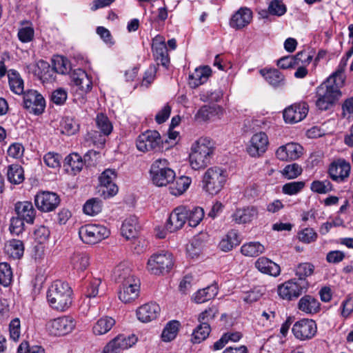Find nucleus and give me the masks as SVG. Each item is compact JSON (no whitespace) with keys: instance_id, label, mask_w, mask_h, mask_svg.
I'll return each instance as SVG.
<instances>
[{"instance_id":"nucleus-56","label":"nucleus","mask_w":353,"mask_h":353,"mask_svg":"<svg viewBox=\"0 0 353 353\" xmlns=\"http://www.w3.org/2000/svg\"><path fill=\"white\" fill-rule=\"evenodd\" d=\"M52 67L57 73L66 74L70 70V65L68 59L63 57H57L52 60Z\"/></svg>"},{"instance_id":"nucleus-55","label":"nucleus","mask_w":353,"mask_h":353,"mask_svg":"<svg viewBox=\"0 0 353 353\" xmlns=\"http://www.w3.org/2000/svg\"><path fill=\"white\" fill-rule=\"evenodd\" d=\"M12 279V272L9 264L7 263H0V284L7 287Z\"/></svg>"},{"instance_id":"nucleus-9","label":"nucleus","mask_w":353,"mask_h":353,"mask_svg":"<svg viewBox=\"0 0 353 353\" xmlns=\"http://www.w3.org/2000/svg\"><path fill=\"white\" fill-rule=\"evenodd\" d=\"M110 234V232L106 227L99 224L85 225L79 230L80 239L87 244L97 243L108 238Z\"/></svg>"},{"instance_id":"nucleus-41","label":"nucleus","mask_w":353,"mask_h":353,"mask_svg":"<svg viewBox=\"0 0 353 353\" xmlns=\"http://www.w3.org/2000/svg\"><path fill=\"white\" fill-rule=\"evenodd\" d=\"M72 268L77 271H84L90 264V258L85 252H74L70 258Z\"/></svg>"},{"instance_id":"nucleus-23","label":"nucleus","mask_w":353,"mask_h":353,"mask_svg":"<svg viewBox=\"0 0 353 353\" xmlns=\"http://www.w3.org/2000/svg\"><path fill=\"white\" fill-rule=\"evenodd\" d=\"M259 214L258 209L255 206H248L238 208L231 215L232 221L236 224H247L256 219Z\"/></svg>"},{"instance_id":"nucleus-15","label":"nucleus","mask_w":353,"mask_h":353,"mask_svg":"<svg viewBox=\"0 0 353 353\" xmlns=\"http://www.w3.org/2000/svg\"><path fill=\"white\" fill-rule=\"evenodd\" d=\"M152 50L154 59L157 65H161L167 69L170 64V57L165 38L163 36L158 34L153 38Z\"/></svg>"},{"instance_id":"nucleus-4","label":"nucleus","mask_w":353,"mask_h":353,"mask_svg":"<svg viewBox=\"0 0 353 353\" xmlns=\"http://www.w3.org/2000/svg\"><path fill=\"white\" fill-rule=\"evenodd\" d=\"M214 143L208 137H200L191 146L189 155L190 166L195 170L204 169L210 163Z\"/></svg>"},{"instance_id":"nucleus-12","label":"nucleus","mask_w":353,"mask_h":353,"mask_svg":"<svg viewBox=\"0 0 353 353\" xmlns=\"http://www.w3.org/2000/svg\"><path fill=\"white\" fill-rule=\"evenodd\" d=\"M116 177V171L112 169L105 170L99 177V192L105 199L113 196L118 192V187L114 183Z\"/></svg>"},{"instance_id":"nucleus-16","label":"nucleus","mask_w":353,"mask_h":353,"mask_svg":"<svg viewBox=\"0 0 353 353\" xmlns=\"http://www.w3.org/2000/svg\"><path fill=\"white\" fill-rule=\"evenodd\" d=\"M188 207L180 205L171 212L165 224V229L170 232H174L183 228L187 221Z\"/></svg>"},{"instance_id":"nucleus-33","label":"nucleus","mask_w":353,"mask_h":353,"mask_svg":"<svg viewBox=\"0 0 353 353\" xmlns=\"http://www.w3.org/2000/svg\"><path fill=\"white\" fill-rule=\"evenodd\" d=\"M139 229L137 217L136 216H130L123 221L121 232V234L126 239H130L137 235Z\"/></svg>"},{"instance_id":"nucleus-20","label":"nucleus","mask_w":353,"mask_h":353,"mask_svg":"<svg viewBox=\"0 0 353 353\" xmlns=\"http://www.w3.org/2000/svg\"><path fill=\"white\" fill-rule=\"evenodd\" d=\"M350 169L351 166L349 162L339 159L330 164L328 173L333 181L342 182L349 176Z\"/></svg>"},{"instance_id":"nucleus-64","label":"nucleus","mask_w":353,"mask_h":353,"mask_svg":"<svg viewBox=\"0 0 353 353\" xmlns=\"http://www.w3.org/2000/svg\"><path fill=\"white\" fill-rule=\"evenodd\" d=\"M343 118L349 119L353 117V97L346 99L341 105Z\"/></svg>"},{"instance_id":"nucleus-57","label":"nucleus","mask_w":353,"mask_h":353,"mask_svg":"<svg viewBox=\"0 0 353 353\" xmlns=\"http://www.w3.org/2000/svg\"><path fill=\"white\" fill-rule=\"evenodd\" d=\"M305 187L303 181H292L284 184L282 187V192L285 194L294 195L300 192Z\"/></svg>"},{"instance_id":"nucleus-34","label":"nucleus","mask_w":353,"mask_h":353,"mask_svg":"<svg viewBox=\"0 0 353 353\" xmlns=\"http://www.w3.org/2000/svg\"><path fill=\"white\" fill-rule=\"evenodd\" d=\"M115 323L113 318L108 316H103L94 324L92 332L96 336L105 334L112 328Z\"/></svg>"},{"instance_id":"nucleus-32","label":"nucleus","mask_w":353,"mask_h":353,"mask_svg":"<svg viewBox=\"0 0 353 353\" xmlns=\"http://www.w3.org/2000/svg\"><path fill=\"white\" fill-rule=\"evenodd\" d=\"M260 73L273 88L283 87L285 83L284 75L277 69L261 70Z\"/></svg>"},{"instance_id":"nucleus-36","label":"nucleus","mask_w":353,"mask_h":353,"mask_svg":"<svg viewBox=\"0 0 353 353\" xmlns=\"http://www.w3.org/2000/svg\"><path fill=\"white\" fill-rule=\"evenodd\" d=\"M218 293V288L215 285L199 290L194 295V301L196 303H203L215 297Z\"/></svg>"},{"instance_id":"nucleus-49","label":"nucleus","mask_w":353,"mask_h":353,"mask_svg":"<svg viewBox=\"0 0 353 353\" xmlns=\"http://www.w3.org/2000/svg\"><path fill=\"white\" fill-rule=\"evenodd\" d=\"M223 93L221 89L203 90L199 94L200 100L203 102H217L223 97Z\"/></svg>"},{"instance_id":"nucleus-19","label":"nucleus","mask_w":353,"mask_h":353,"mask_svg":"<svg viewBox=\"0 0 353 353\" xmlns=\"http://www.w3.org/2000/svg\"><path fill=\"white\" fill-rule=\"evenodd\" d=\"M308 105L305 102L295 103L283 111V119L287 123H296L302 121L307 114Z\"/></svg>"},{"instance_id":"nucleus-54","label":"nucleus","mask_w":353,"mask_h":353,"mask_svg":"<svg viewBox=\"0 0 353 353\" xmlns=\"http://www.w3.org/2000/svg\"><path fill=\"white\" fill-rule=\"evenodd\" d=\"M302 168L298 163H294L287 165L281 171L282 176L287 179H293L302 173Z\"/></svg>"},{"instance_id":"nucleus-11","label":"nucleus","mask_w":353,"mask_h":353,"mask_svg":"<svg viewBox=\"0 0 353 353\" xmlns=\"http://www.w3.org/2000/svg\"><path fill=\"white\" fill-rule=\"evenodd\" d=\"M23 108L35 115L41 114L45 110L46 101L35 90H28L23 93Z\"/></svg>"},{"instance_id":"nucleus-40","label":"nucleus","mask_w":353,"mask_h":353,"mask_svg":"<svg viewBox=\"0 0 353 353\" xmlns=\"http://www.w3.org/2000/svg\"><path fill=\"white\" fill-rule=\"evenodd\" d=\"M6 253L14 259H20L24 252V245L21 240L12 239L6 245Z\"/></svg>"},{"instance_id":"nucleus-3","label":"nucleus","mask_w":353,"mask_h":353,"mask_svg":"<svg viewBox=\"0 0 353 353\" xmlns=\"http://www.w3.org/2000/svg\"><path fill=\"white\" fill-rule=\"evenodd\" d=\"M72 288L67 282L55 281L47 291V301L53 310L64 312L72 304Z\"/></svg>"},{"instance_id":"nucleus-10","label":"nucleus","mask_w":353,"mask_h":353,"mask_svg":"<svg viewBox=\"0 0 353 353\" xmlns=\"http://www.w3.org/2000/svg\"><path fill=\"white\" fill-rule=\"evenodd\" d=\"M162 145L163 140L157 130H146L140 134L136 139L137 149L144 153L159 150Z\"/></svg>"},{"instance_id":"nucleus-1","label":"nucleus","mask_w":353,"mask_h":353,"mask_svg":"<svg viewBox=\"0 0 353 353\" xmlns=\"http://www.w3.org/2000/svg\"><path fill=\"white\" fill-rule=\"evenodd\" d=\"M343 85L341 79L336 81L332 77H328L318 86L315 102L317 109L321 111L332 110L342 95L340 89Z\"/></svg>"},{"instance_id":"nucleus-35","label":"nucleus","mask_w":353,"mask_h":353,"mask_svg":"<svg viewBox=\"0 0 353 353\" xmlns=\"http://www.w3.org/2000/svg\"><path fill=\"white\" fill-rule=\"evenodd\" d=\"M63 165L68 172L70 170L74 174H76L83 168V162L79 154L72 153L65 158Z\"/></svg>"},{"instance_id":"nucleus-24","label":"nucleus","mask_w":353,"mask_h":353,"mask_svg":"<svg viewBox=\"0 0 353 353\" xmlns=\"http://www.w3.org/2000/svg\"><path fill=\"white\" fill-rule=\"evenodd\" d=\"M161 308L156 303L150 302L140 306L137 310V319L143 323L155 320L160 314Z\"/></svg>"},{"instance_id":"nucleus-7","label":"nucleus","mask_w":353,"mask_h":353,"mask_svg":"<svg viewBox=\"0 0 353 353\" xmlns=\"http://www.w3.org/2000/svg\"><path fill=\"white\" fill-rule=\"evenodd\" d=\"M174 265L172 254L161 251L150 256L147 262V270L154 275H163L169 272Z\"/></svg>"},{"instance_id":"nucleus-43","label":"nucleus","mask_w":353,"mask_h":353,"mask_svg":"<svg viewBox=\"0 0 353 353\" xmlns=\"http://www.w3.org/2000/svg\"><path fill=\"white\" fill-rule=\"evenodd\" d=\"M8 81L10 90L17 94H23V81L14 70H8Z\"/></svg>"},{"instance_id":"nucleus-8","label":"nucleus","mask_w":353,"mask_h":353,"mask_svg":"<svg viewBox=\"0 0 353 353\" xmlns=\"http://www.w3.org/2000/svg\"><path fill=\"white\" fill-rule=\"evenodd\" d=\"M308 281L300 279H292L279 285L277 292L280 298L288 301L297 299L301 295L306 293L310 288Z\"/></svg>"},{"instance_id":"nucleus-25","label":"nucleus","mask_w":353,"mask_h":353,"mask_svg":"<svg viewBox=\"0 0 353 353\" xmlns=\"http://www.w3.org/2000/svg\"><path fill=\"white\" fill-rule=\"evenodd\" d=\"M14 210L17 216L25 220L27 223H34L37 212L32 202L18 201L14 205Z\"/></svg>"},{"instance_id":"nucleus-58","label":"nucleus","mask_w":353,"mask_h":353,"mask_svg":"<svg viewBox=\"0 0 353 353\" xmlns=\"http://www.w3.org/2000/svg\"><path fill=\"white\" fill-rule=\"evenodd\" d=\"M25 220L19 217H12L10 219L9 230L12 235L19 236L22 234L25 230L24 225Z\"/></svg>"},{"instance_id":"nucleus-63","label":"nucleus","mask_w":353,"mask_h":353,"mask_svg":"<svg viewBox=\"0 0 353 353\" xmlns=\"http://www.w3.org/2000/svg\"><path fill=\"white\" fill-rule=\"evenodd\" d=\"M157 71V66L155 65H150L144 73L141 85L148 87L154 80Z\"/></svg>"},{"instance_id":"nucleus-38","label":"nucleus","mask_w":353,"mask_h":353,"mask_svg":"<svg viewBox=\"0 0 353 353\" xmlns=\"http://www.w3.org/2000/svg\"><path fill=\"white\" fill-rule=\"evenodd\" d=\"M7 177L10 183L15 185L23 182L24 170L21 165L19 164H11L8 167Z\"/></svg>"},{"instance_id":"nucleus-47","label":"nucleus","mask_w":353,"mask_h":353,"mask_svg":"<svg viewBox=\"0 0 353 353\" xmlns=\"http://www.w3.org/2000/svg\"><path fill=\"white\" fill-rule=\"evenodd\" d=\"M204 217V211L200 207H188V214L187 221L190 227H196Z\"/></svg>"},{"instance_id":"nucleus-59","label":"nucleus","mask_w":353,"mask_h":353,"mask_svg":"<svg viewBox=\"0 0 353 353\" xmlns=\"http://www.w3.org/2000/svg\"><path fill=\"white\" fill-rule=\"evenodd\" d=\"M268 10L270 14L278 17L283 15L287 11L285 5L281 0L272 1L269 4Z\"/></svg>"},{"instance_id":"nucleus-45","label":"nucleus","mask_w":353,"mask_h":353,"mask_svg":"<svg viewBox=\"0 0 353 353\" xmlns=\"http://www.w3.org/2000/svg\"><path fill=\"white\" fill-rule=\"evenodd\" d=\"M218 105H204L201 107L195 114V119L198 121H207L217 114Z\"/></svg>"},{"instance_id":"nucleus-6","label":"nucleus","mask_w":353,"mask_h":353,"mask_svg":"<svg viewBox=\"0 0 353 353\" xmlns=\"http://www.w3.org/2000/svg\"><path fill=\"white\" fill-rule=\"evenodd\" d=\"M226 181V170L217 166L212 167L203 176V188L210 194H216L222 190Z\"/></svg>"},{"instance_id":"nucleus-37","label":"nucleus","mask_w":353,"mask_h":353,"mask_svg":"<svg viewBox=\"0 0 353 353\" xmlns=\"http://www.w3.org/2000/svg\"><path fill=\"white\" fill-rule=\"evenodd\" d=\"M265 248L258 241L244 243L241 248V252L245 256L256 257L265 252Z\"/></svg>"},{"instance_id":"nucleus-48","label":"nucleus","mask_w":353,"mask_h":353,"mask_svg":"<svg viewBox=\"0 0 353 353\" xmlns=\"http://www.w3.org/2000/svg\"><path fill=\"white\" fill-rule=\"evenodd\" d=\"M314 271V266L310 263H301L299 264L295 270V279H300L308 281L307 277L312 276Z\"/></svg>"},{"instance_id":"nucleus-27","label":"nucleus","mask_w":353,"mask_h":353,"mask_svg":"<svg viewBox=\"0 0 353 353\" xmlns=\"http://www.w3.org/2000/svg\"><path fill=\"white\" fill-rule=\"evenodd\" d=\"M28 72H36V68H40L41 70H47L46 72L41 74H40V81H41L43 83H51L55 80L57 73L53 67H50V64L43 60H39L36 63H32L26 66Z\"/></svg>"},{"instance_id":"nucleus-44","label":"nucleus","mask_w":353,"mask_h":353,"mask_svg":"<svg viewBox=\"0 0 353 353\" xmlns=\"http://www.w3.org/2000/svg\"><path fill=\"white\" fill-rule=\"evenodd\" d=\"M210 326L207 322L200 323L192 333V341L194 343H200L208 338L210 333Z\"/></svg>"},{"instance_id":"nucleus-39","label":"nucleus","mask_w":353,"mask_h":353,"mask_svg":"<svg viewBox=\"0 0 353 353\" xmlns=\"http://www.w3.org/2000/svg\"><path fill=\"white\" fill-rule=\"evenodd\" d=\"M240 242L241 241L238 232L236 230H232L229 231L225 237L220 241L219 246L221 250L228 252L234 246L239 245Z\"/></svg>"},{"instance_id":"nucleus-18","label":"nucleus","mask_w":353,"mask_h":353,"mask_svg":"<svg viewBox=\"0 0 353 353\" xmlns=\"http://www.w3.org/2000/svg\"><path fill=\"white\" fill-rule=\"evenodd\" d=\"M137 341L135 335L125 336L120 334L110 341L104 347L103 353H121L128 349Z\"/></svg>"},{"instance_id":"nucleus-2","label":"nucleus","mask_w":353,"mask_h":353,"mask_svg":"<svg viewBox=\"0 0 353 353\" xmlns=\"http://www.w3.org/2000/svg\"><path fill=\"white\" fill-rule=\"evenodd\" d=\"M115 281L121 284L119 292V299L125 303L135 300L139 294V280L132 274L128 268L118 266L114 270Z\"/></svg>"},{"instance_id":"nucleus-51","label":"nucleus","mask_w":353,"mask_h":353,"mask_svg":"<svg viewBox=\"0 0 353 353\" xmlns=\"http://www.w3.org/2000/svg\"><path fill=\"white\" fill-rule=\"evenodd\" d=\"M101 283L100 279L91 278L85 283V294L87 297H95L99 293V287Z\"/></svg>"},{"instance_id":"nucleus-13","label":"nucleus","mask_w":353,"mask_h":353,"mask_svg":"<svg viewBox=\"0 0 353 353\" xmlns=\"http://www.w3.org/2000/svg\"><path fill=\"white\" fill-rule=\"evenodd\" d=\"M75 327L74 320L70 316H63L48 322L46 328L53 336H63L70 333Z\"/></svg>"},{"instance_id":"nucleus-52","label":"nucleus","mask_w":353,"mask_h":353,"mask_svg":"<svg viewBox=\"0 0 353 353\" xmlns=\"http://www.w3.org/2000/svg\"><path fill=\"white\" fill-rule=\"evenodd\" d=\"M79 130V124L73 119L65 117L61 123V133L66 135H72Z\"/></svg>"},{"instance_id":"nucleus-22","label":"nucleus","mask_w":353,"mask_h":353,"mask_svg":"<svg viewBox=\"0 0 353 353\" xmlns=\"http://www.w3.org/2000/svg\"><path fill=\"white\" fill-rule=\"evenodd\" d=\"M303 148L296 143H288L280 146L276 151V157L284 161L297 159L302 154Z\"/></svg>"},{"instance_id":"nucleus-5","label":"nucleus","mask_w":353,"mask_h":353,"mask_svg":"<svg viewBox=\"0 0 353 353\" xmlns=\"http://www.w3.org/2000/svg\"><path fill=\"white\" fill-rule=\"evenodd\" d=\"M150 174L152 183L159 187L166 186L176 178L175 172L166 159L155 160L150 166Z\"/></svg>"},{"instance_id":"nucleus-61","label":"nucleus","mask_w":353,"mask_h":353,"mask_svg":"<svg viewBox=\"0 0 353 353\" xmlns=\"http://www.w3.org/2000/svg\"><path fill=\"white\" fill-rule=\"evenodd\" d=\"M218 308L214 305L208 307L199 314L198 318L199 323H202L203 321L209 323L211 320L214 319L218 314Z\"/></svg>"},{"instance_id":"nucleus-17","label":"nucleus","mask_w":353,"mask_h":353,"mask_svg":"<svg viewBox=\"0 0 353 353\" xmlns=\"http://www.w3.org/2000/svg\"><path fill=\"white\" fill-rule=\"evenodd\" d=\"M316 329L314 321L303 319L294 324L292 331L296 339L304 341L312 339L315 335Z\"/></svg>"},{"instance_id":"nucleus-42","label":"nucleus","mask_w":353,"mask_h":353,"mask_svg":"<svg viewBox=\"0 0 353 353\" xmlns=\"http://www.w3.org/2000/svg\"><path fill=\"white\" fill-rule=\"evenodd\" d=\"M191 178L182 176L176 179L174 183L170 187V193L175 196L183 194L191 184Z\"/></svg>"},{"instance_id":"nucleus-28","label":"nucleus","mask_w":353,"mask_h":353,"mask_svg":"<svg viewBox=\"0 0 353 353\" xmlns=\"http://www.w3.org/2000/svg\"><path fill=\"white\" fill-rule=\"evenodd\" d=\"M297 307L305 314H314L320 311L321 303L313 296L306 294L299 299Z\"/></svg>"},{"instance_id":"nucleus-30","label":"nucleus","mask_w":353,"mask_h":353,"mask_svg":"<svg viewBox=\"0 0 353 353\" xmlns=\"http://www.w3.org/2000/svg\"><path fill=\"white\" fill-rule=\"evenodd\" d=\"M256 268L261 272L272 276L280 274V266L267 257H259L255 262Z\"/></svg>"},{"instance_id":"nucleus-60","label":"nucleus","mask_w":353,"mask_h":353,"mask_svg":"<svg viewBox=\"0 0 353 353\" xmlns=\"http://www.w3.org/2000/svg\"><path fill=\"white\" fill-rule=\"evenodd\" d=\"M61 157L55 152H48L43 157V161L50 168H57L61 165Z\"/></svg>"},{"instance_id":"nucleus-31","label":"nucleus","mask_w":353,"mask_h":353,"mask_svg":"<svg viewBox=\"0 0 353 353\" xmlns=\"http://www.w3.org/2000/svg\"><path fill=\"white\" fill-rule=\"evenodd\" d=\"M95 123L97 128L101 133L100 137L102 136H109L112 132L113 125L106 114L102 112L97 114L95 119ZM105 142V139L104 138L100 139V143L101 145H103Z\"/></svg>"},{"instance_id":"nucleus-50","label":"nucleus","mask_w":353,"mask_h":353,"mask_svg":"<svg viewBox=\"0 0 353 353\" xmlns=\"http://www.w3.org/2000/svg\"><path fill=\"white\" fill-rule=\"evenodd\" d=\"M102 210L101 201L97 198L88 200L83 205V212L90 216L99 214Z\"/></svg>"},{"instance_id":"nucleus-21","label":"nucleus","mask_w":353,"mask_h":353,"mask_svg":"<svg viewBox=\"0 0 353 353\" xmlns=\"http://www.w3.org/2000/svg\"><path fill=\"white\" fill-rule=\"evenodd\" d=\"M268 143V137L265 132L256 133L250 141L247 152L252 157H259L266 151Z\"/></svg>"},{"instance_id":"nucleus-14","label":"nucleus","mask_w":353,"mask_h":353,"mask_svg":"<svg viewBox=\"0 0 353 353\" xmlns=\"http://www.w3.org/2000/svg\"><path fill=\"white\" fill-rule=\"evenodd\" d=\"M34 203L40 211L49 212L58 207L60 203V199L54 192L43 191L35 195Z\"/></svg>"},{"instance_id":"nucleus-62","label":"nucleus","mask_w":353,"mask_h":353,"mask_svg":"<svg viewBox=\"0 0 353 353\" xmlns=\"http://www.w3.org/2000/svg\"><path fill=\"white\" fill-rule=\"evenodd\" d=\"M9 331L10 338L14 341H18L21 334V324L19 318H15L10 321Z\"/></svg>"},{"instance_id":"nucleus-46","label":"nucleus","mask_w":353,"mask_h":353,"mask_svg":"<svg viewBox=\"0 0 353 353\" xmlns=\"http://www.w3.org/2000/svg\"><path fill=\"white\" fill-rule=\"evenodd\" d=\"M179 325L180 323L178 321L173 320L168 322L161 334L162 340L169 342L174 339L178 333Z\"/></svg>"},{"instance_id":"nucleus-53","label":"nucleus","mask_w":353,"mask_h":353,"mask_svg":"<svg viewBox=\"0 0 353 353\" xmlns=\"http://www.w3.org/2000/svg\"><path fill=\"white\" fill-rule=\"evenodd\" d=\"M310 189L312 192L318 194H326L332 190V185L327 179L315 180L311 183Z\"/></svg>"},{"instance_id":"nucleus-26","label":"nucleus","mask_w":353,"mask_h":353,"mask_svg":"<svg viewBox=\"0 0 353 353\" xmlns=\"http://www.w3.org/2000/svg\"><path fill=\"white\" fill-rule=\"evenodd\" d=\"M252 12L246 7H242L237 10L232 17L230 25L236 30L247 26L252 21Z\"/></svg>"},{"instance_id":"nucleus-29","label":"nucleus","mask_w":353,"mask_h":353,"mask_svg":"<svg viewBox=\"0 0 353 353\" xmlns=\"http://www.w3.org/2000/svg\"><path fill=\"white\" fill-rule=\"evenodd\" d=\"M212 70L208 66L197 68L189 75V85L192 88H196L205 83L211 76Z\"/></svg>"}]
</instances>
